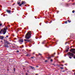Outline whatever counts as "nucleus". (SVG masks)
Wrapping results in <instances>:
<instances>
[{
    "instance_id": "obj_1",
    "label": "nucleus",
    "mask_w": 75,
    "mask_h": 75,
    "mask_svg": "<svg viewBox=\"0 0 75 75\" xmlns=\"http://www.w3.org/2000/svg\"><path fill=\"white\" fill-rule=\"evenodd\" d=\"M31 31L28 32L26 35L25 38L26 39L28 40L31 37Z\"/></svg>"
},
{
    "instance_id": "obj_2",
    "label": "nucleus",
    "mask_w": 75,
    "mask_h": 75,
    "mask_svg": "<svg viewBox=\"0 0 75 75\" xmlns=\"http://www.w3.org/2000/svg\"><path fill=\"white\" fill-rule=\"evenodd\" d=\"M20 1H21V0H19L17 2L18 4L19 5V6H21L22 5L24 4L25 3V1H22L21 4H20Z\"/></svg>"
},
{
    "instance_id": "obj_3",
    "label": "nucleus",
    "mask_w": 75,
    "mask_h": 75,
    "mask_svg": "<svg viewBox=\"0 0 75 75\" xmlns=\"http://www.w3.org/2000/svg\"><path fill=\"white\" fill-rule=\"evenodd\" d=\"M3 31V34L4 35L6 33V32H7V29L5 28H4V30L3 29H1V31H0V34H1V32Z\"/></svg>"
},
{
    "instance_id": "obj_4",
    "label": "nucleus",
    "mask_w": 75,
    "mask_h": 75,
    "mask_svg": "<svg viewBox=\"0 0 75 75\" xmlns=\"http://www.w3.org/2000/svg\"><path fill=\"white\" fill-rule=\"evenodd\" d=\"M5 44H7V45L6 44H5V45L4 46V47H7V48H8V47H9L8 45V44H11L9 42H8L7 41H5Z\"/></svg>"
},
{
    "instance_id": "obj_5",
    "label": "nucleus",
    "mask_w": 75,
    "mask_h": 75,
    "mask_svg": "<svg viewBox=\"0 0 75 75\" xmlns=\"http://www.w3.org/2000/svg\"><path fill=\"white\" fill-rule=\"evenodd\" d=\"M67 55L69 56V58L70 59H71L72 58V56H74V54L72 53L71 52H69L67 53Z\"/></svg>"
},
{
    "instance_id": "obj_6",
    "label": "nucleus",
    "mask_w": 75,
    "mask_h": 75,
    "mask_svg": "<svg viewBox=\"0 0 75 75\" xmlns=\"http://www.w3.org/2000/svg\"><path fill=\"white\" fill-rule=\"evenodd\" d=\"M70 52H71L73 54H75V49H72L70 50Z\"/></svg>"
},
{
    "instance_id": "obj_7",
    "label": "nucleus",
    "mask_w": 75,
    "mask_h": 75,
    "mask_svg": "<svg viewBox=\"0 0 75 75\" xmlns=\"http://www.w3.org/2000/svg\"><path fill=\"white\" fill-rule=\"evenodd\" d=\"M23 39H20L19 40V42H23Z\"/></svg>"
},
{
    "instance_id": "obj_8",
    "label": "nucleus",
    "mask_w": 75,
    "mask_h": 75,
    "mask_svg": "<svg viewBox=\"0 0 75 75\" xmlns=\"http://www.w3.org/2000/svg\"><path fill=\"white\" fill-rule=\"evenodd\" d=\"M24 41H26V42H30V40H27L26 39L24 40Z\"/></svg>"
},
{
    "instance_id": "obj_9",
    "label": "nucleus",
    "mask_w": 75,
    "mask_h": 75,
    "mask_svg": "<svg viewBox=\"0 0 75 75\" xmlns=\"http://www.w3.org/2000/svg\"><path fill=\"white\" fill-rule=\"evenodd\" d=\"M4 38V37L3 36H0V39L1 40H3Z\"/></svg>"
},
{
    "instance_id": "obj_10",
    "label": "nucleus",
    "mask_w": 75,
    "mask_h": 75,
    "mask_svg": "<svg viewBox=\"0 0 75 75\" xmlns=\"http://www.w3.org/2000/svg\"><path fill=\"white\" fill-rule=\"evenodd\" d=\"M7 12H8V13H11V11L7 10Z\"/></svg>"
},
{
    "instance_id": "obj_11",
    "label": "nucleus",
    "mask_w": 75,
    "mask_h": 75,
    "mask_svg": "<svg viewBox=\"0 0 75 75\" xmlns=\"http://www.w3.org/2000/svg\"><path fill=\"white\" fill-rule=\"evenodd\" d=\"M32 69H35L34 68V67H32L31 66L30 67Z\"/></svg>"
},
{
    "instance_id": "obj_12",
    "label": "nucleus",
    "mask_w": 75,
    "mask_h": 75,
    "mask_svg": "<svg viewBox=\"0 0 75 75\" xmlns=\"http://www.w3.org/2000/svg\"><path fill=\"white\" fill-rule=\"evenodd\" d=\"M68 21L69 22V23H71V21H70L69 20H68Z\"/></svg>"
},
{
    "instance_id": "obj_13",
    "label": "nucleus",
    "mask_w": 75,
    "mask_h": 75,
    "mask_svg": "<svg viewBox=\"0 0 75 75\" xmlns=\"http://www.w3.org/2000/svg\"><path fill=\"white\" fill-rule=\"evenodd\" d=\"M72 12L73 13H75V11H74V10Z\"/></svg>"
},
{
    "instance_id": "obj_14",
    "label": "nucleus",
    "mask_w": 75,
    "mask_h": 75,
    "mask_svg": "<svg viewBox=\"0 0 75 75\" xmlns=\"http://www.w3.org/2000/svg\"><path fill=\"white\" fill-rule=\"evenodd\" d=\"M68 51H69V50H66V52H68Z\"/></svg>"
},
{
    "instance_id": "obj_15",
    "label": "nucleus",
    "mask_w": 75,
    "mask_h": 75,
    "mask_svg": "<svg viewBox=\"0 0 75 75\" xmlns=\"http://www.w3.org/2000/svg\"><path fill=\"white\" fill-rule=\"evenodd\" d=\"M61 69H64V68L63 67H61Z\"/></svg>"
},
{
    "instance_id": "obj_16",
    "label": "nucleus",
    "mask_w": 75,
    "mask_h": 75,
    "mask_svg": "<svg viewBox=\"0 0 75 75\" xmlns=\"http://www.w3.org/2000/svg\"><path fill=\"white\" fill-rule=\"evenodd\" d=\"M16 52H19V50H17Z\"/></svg>"
},
{
    "instance_id": "obj_17",
    "label": "nucleus",
    "mask_w": 75,
    "mask_h": 75,
    "mask_svg": "<svg viewBox=\"0 0 75 75\" xmlns=\"http://www.w3.org/2000/svg\"><path fill=\"white\" fill-rule=\"evenodd\" d=\"M65 23L66 24L67 23V21H65Z\"/></svg>"
},
{
    "instance_id": "obj_18",
    "label": "nucleus",
    "mask_w": 75,
    "mask_h": 75,
    "mask_svg": "<svg viewBox=\"0 0 75 75\" xmlns=\"http://www.w3.org/2000/svg\"><path fill=\"white\" fill-rule=\"evenodd\" d=\"M2 25V24L0 23V26H1Z\"/></svg>"
},
{
    "instance_id": "obj_19",
    "label": "nucleus",
    "mask_w": 75,
    "mask_h": 75,
    "mask_svg": "<svg viewBox=\"0 0 75 75\" xmlns=\"http://www.w3.org/2000/svg\"><path fill=\"white\" fill-rule=\"evenodd\" d=\"M6 38H8V35L6 36Z\"/></svg>"
},
{
    "instance_id": "obj_20",
    "label": "nucleus",
    "mask_w": 75,
    "mask_h": 75,
    "mask_svg": "<svg viewBox=\"0 0 75 75\" xmlns=\"http://www.w3.org/2000/svg\"><path fill=\"white\" fill-rule=\"evenodd\" d=\"M29 55V54H28L27 55H26V56H28Z\"/></svg>"
},
{
    "instance_id": "obj_21",
    "label": "nucleus",
    "mask_w": 75,
    "mask_h": 75,
    "mask_svg": "<svg viewBox=\"0 0 75 75\" xmlns=\"http://www.w3.org/2000/svg\"><path fill=\"white\" fill-rule=\"evenodd\" d=\"M45 62H47V60H45Z\"/></svg>"
},
{
    "instance_id": "obj_22",
    "label": "nucleus",
    "mask_w": 75,
    "mask_h": 75,
    "mask_svg": "<svg viewBox=\"0 0 75 75\" xmlns=\"http://www.w3.org/2000/svg\"><path fill=\"white\" fill-rule=\"evenodd\" d=\"M31 58H32V59L34 58V57H31Z\"/></svg>"
},
{
    "instance_id": "obj_23",
    "label": "nucleus",
    "mask_w": 75,
    "mask_h": 75,
    "mask_svg": "<svg viewBox=\"0 0 75 75\" xmlns=\"http://www.w3.org/2000/svg\"><path fill=\"white\" fill-rule=\"evenodd\" d=\"M51 61L52 62V59H51Z\"/></svg>"
},
{
    "instance_id": "obj_24",
    "label": "nucleus",
    "mask_w": 75,
    "mask_h": 75,
    "mask_svg": "<svg viewBox=\"0 0 75 75\" xmlns=\"http://www.w3.org/2000/svg\"><path fill=\"white\" fill-rule=\"evenodd\" d=\"M42 44H44V42H42Z\"/></svg>"
},
{
    "instance_id": "obj_25",
    "label": "nucleus",
    "mask_w": 75,
    "mask_h": 75,
    "mask_svg": "<svg viewBox=\"0 0 75 75\" xmlns=\"http://www.w3.org/2000/svg\"><path fill=\"white\" fill-rule=\"evenodd\" d=\"M61 66H62V67H63V66H64V65H62Z\"/></svg>"
},
{
    "instance_id": "obj_26",
    "label": "nucleus",
    "mask_w": 75,
    "mask_h": 75,
    "mask_svg": "<svg viewBox=\"0 0 75 75\" xmlns=\"http://www.w3.org/2000/svg\"><path fill=\"white\" fill-rule=\"evenodd\" d=\"M15 4H13V5H14Z\"/></svg>"
},
{
    "instance_id": "obj_27",
    "label": "nucleus",
    "mask_w": 75,
    "mask_h": 75,
    "mask_svg": "<svg viewBox=\"0 0 75 75\" xmlns=\"http://www.w3.org/2000/svg\"><path fill=\"white\" fill-rule=\"evenodd\" d=\"M35 75H38V74H36Z\"/></svg>"
},
{
    "instance_id": "obj_28",
    "label": "nucleus",
    "mask_w": 75,
    "mask_h": 75,
    "mask_svg": "<svg viewBox=\"0 0 75 75\" xmlns=\"http://www.w3.org/2000/svg\"><path fill=\"white\" fill-rule=\"evenodd\" d=\"M33 54H35V53H33Z\"/></svg>"
},
{
    "instance_id": "obj_29",
    "label": "nucleus",
    "mask_w": 75,
    "mask_h": 75,
    "mask_svg": "<svg viewBox=\"0 0 75 75\" xmlns=\"http://www.w3.org/2000/svg\"><path fill=\"white\" fill-rule=\"evenodd\" d=\"M28 74H26V75H28Z\"/></svg>"
},
{
    "instance_id": "obj_30",
    "label": "nucleus",
    "mask_w": 75,
    "mask_h": 75,
    "mask_svg": "<svg viewBox=\"0 0 75 75\" xmlns=\"http://www.w3.org/2000/svg\"><path fill=\"white\" fill-rule=\"evenodd\" d=\"M36 67H38L37 66H36Z\"/></svg>"
},
{
    "instance_id": "obj_31",
    "label": "nucleus",
    "mask_w": 75,
    "mask_h": 75,
    "mask_svg": "<svg viewBox=\"0 0 75 75\" xmlns=\"http://www.w3.org/2000/svg\"><path fill=\"white\" fill-rule=\"evenodd\" d=\"M6 28V29H7V28Z\"/></svg>"
},
{
    "instance_id": "obj_32",
    "label": "nucleus",
    "mask_w": 75,
    "mask_h": 75,
    "mask_svg": "<svg viewBox=\"0 0 75 75\" xmlns=\"http://www.w3.org/2000/svg\"><path fill=\"white\" fill-rule=\"evenodd\" d=\"M68 49H69V48H68Z\"/></svg>"
},
{
    "instance_id": "obj_33",
    "label": "nucleus",
    "mask_w": 75,
    "mask_h": 75,
    "mask_svg": "<svg viewBox=\"0 0 75 75\" xmlns=\"http://www.w3.org/2000/svg\"><path fill=\"white\" fill-rule=\"evenodd\" d=\"M15 70H14V71H15Z\"/></svg>"
},
{
    "instance_id": "obj_34",
    "label": "nucleus",
    "mask_w": 75,
    "mask_h": 75,
    "mask_svg": "<svg viewBox=\"0 0 75 75\" xmlns=\"http://www.w3.org/2000/svg\"><path fill=\"white\" fill-rule=\"evenodd\" d=\"M1 15H2V14H1Z\"/></svg>"
}]
</instances>
